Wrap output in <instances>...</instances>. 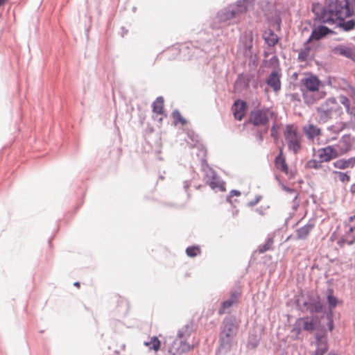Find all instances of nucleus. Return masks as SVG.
<instances>
[{"mask_svg":"<svg viewBox=\"0 0 355 355\" xmlns=\"http://www.w3.org/2000/svg\"><path fill=\"white\" fill-rule=\"evenodd\" d=\"M263 39L269 46H275L279 41L278 36L270 28H267L263 32Z\"/></svg>","mask_w":355,"mask_h":355,"instance_id":"obj_15","label":"nucleus"},{"mask_svg":"<svg viewBox=\"0 0 355 355\" xmlns=\"http://www.w3.org/2000/svg\"><path fill=\"white\" fill-rule=\"evenodd\" d=\"M316 347L313 353L314 355H324L329 349L327 343H321V344L316 345Z\"/></svg>","mask_w":355,"mask_h":355,"instance_id":"obj_30","label":"nucleus"},{"mask_svg":"<svg viewBox=\"0 0 355 355\" xmlns=\"http://www.w3.org/2000/svg\"><path fill=\"white\" fill-rule=\"evenodd\" d=\"M153 111L157 114H162L164 112V98L159 96L153 103Z\"/></svg>","mask_w":355,"mask_h":355,"instance_id":"obj_25","label":"nucleus"},{"mask_svg":"<svg viewBox=\"0 0 355 355\" xmlns=\"http://www.w3.org/2000/svg\"><path fill=\"white\" fill-rule=\"evenodd\" d=\"M291 237V236H288V238H287V239H286V240L289 239Z\"/></svg>","mask_w":355,"mask_h":355,"instance_id":"obj_60","label":"nucleus"},{"mask_svg":"<svg viewBox=\"0 0 355 355\" xmlns=\"http://www.w3.org/2000/svg\"><path fill=\"white\" fill-rule=\"evenodd\" d=\"M355 242V234L353 233H349V231L345 234V235L342 237L338 241L339 244L341 243H347L349 245H352Z\"/></svg>","mask_w":355,"mask_h":355,"instance_id":"obj_26","label":"nucleus"},{"mask_svg":"<svg viewBox=\"0 0 355 355\" xmlns=\"http://www.w3.org/2000/svg\"><path fill=\"white\" fill-rule=\"evenodd\" d=\"M327 320V327L329 331H332L334 328V313L332 311H327L324 315Z\"/></svg>","mask_w":355,"mask_h":355,"instance_id":"obj_33","label":"nucleus"},{"mask_svg":"<svg viewBox=\"0 0 355 355\" xmlns=\"http://www.w3.org/2000/svg\"><path fill=\"white\" fill-rule=\"evenodd\" d=\"M200 252V249L198 246H189L186 249V254L189 257H195Z\"/></svg>","mask_w":355,"mask_h":355,"instance_id":"obj_34","label":"nucleus"},{"mask_svg":"<svg viewBox=\"0 0 355 355\" xmlns=\"http://www.w3.org/2000/svg\"><path fill=\"white\" fill-rule=\"evenodd\" d=\"M320 80L315 76H311L304 79V85L310 92H315L318 90Z\"/></svg>","mask_w":355,"mask_h":355,"instance_id":"obj_16","label":"nucleus"},{"mask_svg":"<svg viewBox=\"0 0 355 355\" xmlns=\"http://www.w3.org/2000/svg\"><path fill=\"white\" fill-rule=\"evenodd\" d=\"M282 189L285 191H286L288 193H295L296 192L295 189H294L293 188H291V187H286V186H284V185L283 186Z\"/></svg>","mask_w":355,"mask_h":355,"instance_id":"obj_49","label":"nucleus"},{"mask_svg":"<svg viewBox=\"0 0 355 355\" xmlns=\"http://www.w3.org/2000/svg\"><path fill=\"white\" fill-rule=\"evenodd\" d=\"M334 128V125H331V127L329 128V130L332 129Z\"/></svg>","mask_w":355,"mask_h":355,"instance_id":"obj_59","label":"nucleus"},{"mask_svg":"<svg viewBox=\"0 0 355 355\" xmlns=\"http://www.w3.org/2000/svg\"><path fill=\"white\" fill-rule=\"evenodd\" d=\"M193 347V346L188 343L187 340L173 339L168 352L171 355H176V353L181 354L190 351Z\"/></svg>","mask_w":355,"mask_h":355,"instance_id":"obj_7","label":"nucleus"},{"mask_svg":"<svg viewBox=\"0 0 355 355\" xmlns=\"http://www.w3.org/2000/svg\"><path fill=\"white\" fill-rule=\"evenodd\" d=\"M331 52L334 54H338L347 58L351 59L355 62V51L350 47L343 44L336 46L331 49Z\"/></svg>","mask_w":355,"mask_h":355,"instance_id":"obj_10","label":"nucleus"},{"mask_svg":"<svg viewBox=\"0 0 355 355\" xmlns=\"http://www.w3.org/2000/svg\"><path fill=\"white\" fill-rule=\"evenodd\" d=\"M73 285L76 287H79L80 286V283L78 282H76L73 283Z\"/></svg>","mask_w":355,"mask_h":355,"instance_id":"obj_54","label":"nucleus"},{"mask_svg":"<svg viewBox=\"0 0 355 355\" xmlns=\"http://www.w3.org/2000/svg\"><path fill=\"white\" fill-rule=\"evenodd\" d=\"M355 220V214H354V215H353V216H350V217L349 218V220L350 222H352V221H353V220Z\"/></svg>","mask_w":355,"mask_h":355,"instance_id":"obj_53","label":"nucleus"},{"mask_svg":"<svg viewBox=\"0 0 355 355\" xmlns=\"http://www.w3.org/2000/svg\"><path fill=\"white\" fill-rule=\"evenodd\" d=\"M179 123H180L182 125H185L187 124V121L184 118L182 117L181 119L179 121Z\"/></svg>","mask_w":355,"mask_h":355,"instance_id":"obj_51","label":"nucleus"},{"mask_svg":"<svg viewBox=\"0 0 355 355\" xmlns=\"http://www.w3.org/2000/svg\"><path fill=\"white\" fill-rule=\"evenodd\" d=\"M257 211L260 214H263V212L261 211H259V209H257Z\"/></svg>","mask_w":355,"mask_h":355,"instance_id":"obj_58","label":"nucleus"},{"mask_svg":"<svg viewBox=\"0 0 355 355\" xmlns=\"http://www.w3.org/2000/svg\"><path fill=\"white\" fill-rule=\"evenodd\" d=\"M326 330H324L321 333H317L315 335V345L321 344V343H327Z\"/></svg>","mask_w":355,"mask_h":355,"instance_id":"obj_35","label":"nucleus"},{"mask_svg":"<svg viewBox=\"0 0 355 355\" xmlns=\"http://www.w3.org/2000/svg\"><path fill=\"white\" fill-rule=\"evenodd\" d=\"M268 131V127H266L263 130H258L255 135L257 139L261 143L263 141V134L267 133Z\"/></svg>","mask_w":355,"mask_h":355,"instance_id":"obj_41","label":"nucleus"},{"mask_svg":"<svg viewBox=\"0 0 355 355\" xmlns=\"http://www.w3.org/2000/svg\"><path fill=\"white\" fill-rule=\"evenodd\" d=\"M322 162L316 159H310L306 164V167L309 168L320 169L322 167Z\"/></svg>","mask_w":355,"mask_h":355,"instance_id":"obj_36","label":"nucleus"},{"mask_svg":"<svg viewBox=\"0 0 355 355\" xmlns=\"http://www.w3.org/2000/svg\"><path fill=\"white\" fill-rule=\"evenodd\" d=\"M327 302L328 303V309L327 311H332L333 309L338 304H342V301L339 300L336 297H335L333 293L334 291L331 288L327 289Z\"/></svg>","mask_w":355,"mask_h":355,"instance_id":"obj_18","label":"nucleus"},{"mask_svg":"<svg viewBox=\"0 0 355 355\" xmlns=\"http://www.w3.org/2000/svg\"><path fill=\"white\" fill-rule=\"evenodd\" d=\"M315 227V223L313 220H309L304 226L296 230L295 240H306L311 232Z\"/></svg>","mask_w":355,"mask_h":355,"instance_id":"obj_11","label":"nucleus"},{"mask_svg":"<svg viewBox=\"0 0 355 355\" xmlns=\"http://www.w3.org/2000/svg\"><path fill=\"white\" fill-rule=\"evenodd\" d=\"M234 304L232 303V300H226L221 303L220 307L218 309V314L223 315L225 313L226 310L233 306Z\"/></svg>","mask_w":355,"mask_h":355,"instance_id":"obj_31","label":"nucleus"},{"mask_svg":"<svg viewBox=\"0 0 355 355\" xmlns=\"http://www.w3.org/2000/svg\"><path fill=\"white\" fill-rule=\"evenodd\" d=\"M333 173L338 175L339 180L342 182H348L350 181V176L347 174V173L338 171H334Z\"/></svg>","mask_w":355,"mask_h":355,"instance_id":"obj_38","label":"nucleus"},{"mask_svg":"<svg viewBox=\"0 0 355 355\" xmlns=\"http://www.w3.org/2000/svg\"><path fill=\"white\" fill-rule=\"evenodd\" d=\"M275 164L277 168L282 172L287 173L288 171V165L286 162L285 157L283 155L282 149L280 148L279 154L275 159Z\"/></svg>","mask_w":355,"mask_h":355,"instance_id":"obj_19","label":"nucleus"},{"mask_svg":"<svg viewBox=\"0 0 355 355\" xmlns=\"http://www.w3.org/2000/svg\"><path fill=\"white\" fill-rule=\"evenodd\" d=\"M349 233H353L355 231V223L354 226H352L349 228Z\"/></svg>","mask_w":355,"mask_h":355,"instance_id":"obj_52","label":"nucleus"},{"mask_svg":"<svg viewBox=\"0 0 355 355\" xmlns=\"http://www.w3.org/2000/svg\"><path fill=\"white\" fill-rule=\"evenodd\" d=\"M270 132H270L271 137L275 139H277V129L275 123H274L273 125L272 126Z\"/></svg>","mask_w":355,"mask_h":355,"instance_id":"obj_47","label":"nucleus"},{"mask_svg":"<svg viewBox=\"0 0 355 355\" xmlns=\"http://www.w3.org/2000/svg\"><path fill=\"white\" fill-rule=\"evenodd\" d=\"M241 195V192L236 189H232L230 192L229 196H227V201L231 202L230 199L233 196H239Z\"/></svg>","mask_w":355,"mask_h":355,"instance_id":"obj_43","label":"nucleus"},{"mask_svg":"<svg viewBox=\"0 0 355 355\" xmlns=\"http://www.w3.org/2000/svg\"><path fill=\"white\" fill-rule=\"evenodd\" d=\"M345 1L348 3L347 7L354 9L355 7V0H334V3H336L340 6H343L342 4H344Z\"/></svg>","mask_w":355,"mask_h":355,"instance_id":"obj_40","label":"nucleus"},{"mask_svg":"<svg viewBox=\"0 0 355 355\" xmlns=\"http://www.w3.org/2000/svg\"><path fill=\"white\" fill-rule=\"evenodd\" d=\"M188 137L194 143H198L199 141L198 135H196L193 132H188Z\"/></svg>","mask_w":355,"mask_h":355,"instance_id":"obj_45","label":"nucleus"},{"mask_svg":"<svg viewBox=\"0 0 355 355\" xmlns=\"http://www.w3.org/2000/svg\"><path fill=\"white\" fill-rule=\"evenodd\" d=\"M241 296V292L237 290H234L230 292V300L232 301L234 304L237 303L239 297Z\"/></svg>","mask_w":355,"mask_h":355,"instance_id":"obj_39","label":"nucleus"},{"mask_svg":"<svg viewBox=\"0 0 355 355\" xmlns=\"http://www.w3.org/2000/svg\"><path fill=\"white\" fill-rule=\"evenodd\" d=\"M302 322L301 318L297 319L291 330L293 333L295 334L297 337L300 334L302 330H303Z\"/></svg>","mask_w":355,"mask_h":355,"instance_id":"obj_32","label":"nucleus"},{"mask_svg":"<svg viewBox=\"0 0 355 355\" xmlns=\"http://www.w3.org/2000/svg\"><path fill=\"white\" fill-rule=\"evenodd\" d=\"M354 157L349 159H340L333 163V166L338 169H346L354 166Z\"/></svg>","mask_w":355,"mask_h":355,"instance_id":"obj_17","label":"nucleus"},{"mask_svg":"<svg viewBox=\"0 0 355 355\" xmlns=\"http://www.w3.org/2000/svg\"><path fill=\"white\" fill-rule=\"evenodd\" d=\"M327 355H336V354L334 352H330Z\"/></svg>","mask_w":355,"mask_h":355,"instance_id":"obj_55","label":"nucleus"},{"mask_svg":"<svg viewBox=\"0 0 355 355\" xmlns=\"http://www.w3.org/2000/svg\"><path fill=\"white\" fill-rule=\"evenodd\" d=\"M201 165L202 170L203 171L206 178H207L206 182L211 187V189H215L216 188H218L221 191H225L224 182H223L222 183H220L216 181V172L209 166L205 159H202Z\"/></svg>","mask_w":355,"mask_h":355,"instance_id":"obj_4","label":"nucleus"},{"mask_svg":"<svg viewBox=\"0 0 355 355\" xmlns=\"http://www.w3.org/2000/svg\"><path fill=\"white\" fill-rule=\"evenodd\" d=\"M259 343V338L257 336H250L248 342V345L252 349L256 348Z\"/></svg>","mask_w":355,"mask_h":355,"instance_id":"obj_37","label":"nucleus"},{"mask_svg":"<svg viewBox=\"0 0 355 355\" xmlns=\"http://www.w3.org/2000/svg\"><path fill=\"white\" fill-rule=\"evenodd\" d=\"M232 109L234 118L241 121L245 116L247 103L243 100L237 99L234 101Z\"/></svg>","mask_w":355,"mask_h":355,"instance_id":"obj_12","label":"nucleus"},{"mask_svg":"<svg viewBox=\"0 0 355 355\" xmlns=\"http://www.w3.org/2000/svg\"><path fill=\"white\" fill-rule=\"evenodd\" d=\"M303 330L306 331H312L315 329V323L313 321V318L309 317H303L301 318Z\"/></svg>","mask_w":355,"mask_h":355,"instance_id":"obj_24","label":"nucleus"},{"mask_svg":"<svg viewBox=\"0 0 355 355\" xmlns=\"http://www.w3.org/2000/svg\"><path fill=\"white\" fill-rule=\"evenodd\" d=\"M268 109H255L250 112L249 123L255 127H268L269 122Z\"/></svg>","mask_w":355,"mask_h":355,"instance_id":"obj_5","label":"nucleus"},{"mask_svg":"<svg viewBox=\"0 0 355 355\" xmlns=\"http://www.w3.org/2000/svg\"><path fill=\"white\" fill-rule=\"evenodd\" d=\"M274 243V239L272 237H268L266 243L263 245H260L258 248L259 252L260 254L264 253L265 252L269 250L271 248L272 245Z\"/></svg>","mask_w":355,"mask_h":355,"instance_id":"obj_28","label":"nucleus"},{"mask_svg":"<svg viewBox=\"0 0 355 355\" xmlns=\"http://www.w3.org/2000/svg\"><path fill=\"white\" fill-rule=\"evenodd\" d=\"M261 199V196H257L254 200H251L248 202V206L250 207L255 206L260 201Z\"/></svg>","mask_w":355,"mask_h":355,"instance_id":"obj_46","label":"nucleus"},{"mask_svg":"<svg viewBox=\"0 0 355 355\" xmlns=\"http://www.w3.org/2000/svg\"><path fill=\"white\" fill-rule=\"evenodd\" d=\"M191 329L192 327L189 324H186L183 327H182L180 329H179L178 334H177V338L179 340H187L191 334Z\"/></svg>","mask_w":355,"mask_h":355,"instance_id":"obj_21","label":"nucleus"},{"mask_svg":"<svg viewBox=\"0 0 355 355\" xmlns=\"http://www.w3.org/2000/svg\"><path fill=\"white\" fill-rule=\"evenodd\" d=\"M303 306L306 307V310L311 314L322 313L325 315L327 312L325 304L321 302L318 296L316 299H311L309 302L304 301Z\"/></svg>","mask_w":355,"mask_h":355,"instance_id":"obj_6","label":"nucleus"},{"mask_svg":"<svg viewBox=\"0 0 355 355\" xmlns=\"http://www.w3.org/2000/svg\"><path fill=\"white\" fill-rule=\"evenodd\" d=\"M238 331L236 320L234 316L225 317L222 322L220 333V351L227 352L232 347V339Z\"/></svg>","mask_w":355,"mask_h":355,"instance_id":"obj_2","label":"nucleus"},{"mask_svg":"<svg viewBox=\"0 0 355 355\" xmlns=\"http://www.w3.org/2000/svg\"><path fill=\"white\" fill-rule=\"evenodd\" d=\"M236 15V10L234 5H230L220 10L217 13V18L220 21H226L232 19Z\"/></svg>","mask_w":355,"mask_h":355,"instance_id":"obj_14","label":"nucleus"},{"mask_svg":"<svg viewBox=\"0 0 355 355\" xmlns=\"http://www.w3.org/2000/svg\"><path fill=\"white\" fill-rule=\"evenodd\" d=\"M284 137L288 150L295 155L297 154L301 149V135L297 130H293L292 125H287L284 131Z\"/></svg>","mask_w":355,"mask_h":355,"instance_id":"obj_3","label":"nucleus"},{"mask_svg":"<svg viewBox=\"0 0 355 355\" xmlns=\"http://www.w3.org/2000/svg\"><path fill=\"white\" fill-rule=\"evenodd\" d=\"M172 116L174 119V123L176 125L182 117L180 112L178 110H174L172 112Z\"/></svg>","mask_w":355,"mask_h":355,"instance_id":"obj_42","label":"nucleus"},{"mask_svg":"<svg viewBox=\"0 0 355 355\" xmlns=\"http://www.w3.org/2000/svg\"><path fill=\"white\" fill-rule=\"evenodd\" d=\"M273 24L275 26V28L277 31L280 30V24H281V19L279 16H276L272 19Z\"/></svg>","mask_w":355,"mask_h":355,"instance_id":"obj_44","label":"nucleus"},{"mask_svg":"<svg viewBox=\"0 0 355 355\" xmlns=\"http://www.w3.org/2000/svg\"><path fill=\"white\" fill-rule=\"evenodd\" d=\"M331 33H333V31H331L327 26L324 25H320L318 28H314L312 30V32L309 37L306 41V44H309V43L313 40L318 41L324 36Z\"/></svg>","mask_w":355,"mask_h":355,"instance_id":"obj_8","label":"nucleus"},{"mask_svg":"<svg viewBox=\"0 0 355 355\" xmlns=\"http://www.w3.org/2000/svg\"><path fill=\"white\" fill-rule=\"evenodd\" d=\"M144 345L148 347L149 349L153 350L157 352L161 348V342L157 336H153L150 338V341H145Z\"/></svg>","mask_w":355,"mask_h":355,"instance_id":"obj_22","label":"nucleus"},{"mask_svg":"<svg viewBox=\"0 0 355 355\" xmlns=\"http://www.w3.org/2000/svg\"><path fill=\"white\" fill-rule=\"evenodd\" d=\"M310 49H311L310 46H309V44H306V42H305L304 43V49H302L300 51V53H298L297 59L301 62L305 61L309 56Z\"/></svg>","mask_w":355,"mask_h":355,"instance_id":"obj_29","label":"nucleus"},{"mask_svg":"<svg viewBox=\"0 0 355 355\" xmlns=\"http://www.w3.org/2000/svg\"><path fill=\"white\" fill-rule=\"evenodd\" d=\"M343 6L334 3V0H326L325 6L322 8L318 3L313 4V12L316 17L324 24H334L340 27L344 31H350L355 27V20L345 21V18L355 15L354 9L347 7V2Z\"/></svg>","mask_w":355,"mask_h":355,"instance_id":"obj_1","label":"nucleus"},{"mask_svg":"<svg viewBox=\"0 0 355 355\" xmlns=\"http://www.w3.org/2000/svg\"><path fill=\"white\" fill-rule=\"evenodd\" d=\"M189 186H190V182L188 180H185L184 182V189L185 191H187V189Z\"/></svg>","mask_w":355,"mask_h":355,"instance_id":"obj_50","label":"nucleus"},{"mask_svg":"<svg viewBox=\"0 0 355 355\" xmlns=\"http://www.w3.org/2000/svg\"><path fill=\"white\" fill-rule=\"evenodd\" d=\"M338 156V152L331 146H327L318 150V157L322 162H329Z\"/></svg>","mask_w":355,"mask_h":355,"instance_id":"obj_9","label":"nucleus"},{"mask_svg":"<svg viewBox=\"0 0 355 355\" xmlns=\"http://www.w3.org/2000/svg\"><path fill=\"white\" fill-rule=\"evenodd\" d=\"M318 112H320V119L323 123L327 122L328 120L331 119L332 110L331 109H318Z\"/></svg>","mask_w":355,"mask_h":355,"instance_id":"obj_27","label":"nucleus"},{"mask_svg":"<svg viewBox=\"0 0 355 355\" xmlns=\"http://www.w3.org/2000/svg\"><path fill=\"white\" fill-rule=\"evenodd\" d=\"M341 103L344 105L347 109L349 108V100L346 96L341 97Z\"/></svg>","mask_w":355,"mask_h":355,"instance_id":"obj_48","label":"nucleus"},{"mask_svg":"<svg viewBox=\"0 0 355 355\" xmlns=\"http://www.w3.org/2000/svg\"><path fill=\"white\" fill-rule=\"evenodd\" d=\"M5 1L6 0H0V6H2Z\"/></svg>","mask_w":355,"mask_h":355,"instance_id":"obj_56","label":"nucleus"},{"mask_svg":"<svg viewBox=\"0 0 355 355\" xmlns=\"http://www.w3.org/2000/svg\"><path fill=\"white\" fill-rule=\"evenodd\" d=\"M305 102H306V103H313V100H312V101L305 100Z\"/></svg>","mask_w":355,"mask_h":355,"instance_id":"obj_57","label":"nucleus"},{"mask_svg":"<svg viewBox=\"0 0 355 355\" xmlns=\"http://www.w3.org/2000/svg\"><path fill=\"white\" fill-rule=\"evenodd\" d=\"M280 77L281 74L277 70H273L270 73L266 80L268 85L272 88L273 91L275 92L279 91L281 89Z\"/></svg>","mask_w":355,"mask_h":355,"instance_id":"obj_13","label":"nucleus"},{"mask_svg":"<svg viewBox=\"0 0 355 355\" xmlns=\"http://www.w3.org/2000/svg\"><path fill=\"white\" fill-rule=\"evenodd\" d=\"M303 130L307 135V137L311 139H313L320 133V129L313 124H309L308 126H304Z\"/></svg>","mask_w":355,"mask_h":355,"instance_id":"obj_20","label":"nucleus"},{"mask_svg":"<svg viewBox=\"0 0 355 355\" xmlns=\"http://www.w3.org/2000/svg\"><path fill=\"white\" fill-rule=\"evenodd\" d=\"M254 0H239L236 5H234V8L236 10V15L239 13H243L247 10V8L250 3Z\"/></svg>","mask_w":355,"mask_h":355,"instance_id":"obj_23","label":"nucleus"}]
</instances>
